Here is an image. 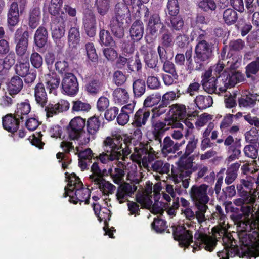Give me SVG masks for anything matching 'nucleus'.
<instances>
[{"instance_id":"1","label":"nucleus","mask_w":259,"mask_h":259,"mask_svg":"<svg viewBox=\"0 0 259 259\" xmlns=\"http://www.w3.org/2000/svg\"><path fill=\"white\" fill-rule=\"evenodd\" d=\"M132 140L131 136L126 135L122 137L118 136L106 138L104 141V152L99 155L98 159L104 164L120 159L125 161L133 148L134 152L131 155V159L140 166L147 168L148 163L150 161V155L147 150L135 147L132 144Z\"/></svg>"},{"instance_id":"2","label":"nucleus","mask_w":259,"mask_h":259,"mask_svg":"<svg viewBox=\"0 0 259 259\" xmlns=\"http://www.w3.org/2000/svg\"><path fill=\"white\" fill-rule=\"evenodd\" d=\"M256 192L254 191L252 193L251 191L247 192L243 190L240 192L242 198L234 200V203L236 206H241V211L245 216L251 214L250 219H248L246 222V225L254 229L259 228V206H253L258 196V194H255Z\"/></svg>"},{"instance_id":"3","label":"nucleus","mask_w":259,"mask_h":259,"mask_svg":"<svg viewBox=\"0 0 259 259\" xmlns=\"http://www.w3.org/2000/svg\"><path fill=\"white\" fill-rule=\"evenodd\" d=\"M67 186L65 188L64 197H69V201L74 204L85 202L89 204L90 190L84 188L80 179L74 174H70L68 177Z\"/></svg>"},{"instance_id":"4","label":"nucleus","mask_w":259,"mask_h":259,"mask_svg":"<svg viewBox=\"0 0 259 259\" xmlns=\"http://www.w3.org/2000/svg\"><path fill=\"white\" fill-rule=\"evenodd\" d=\"M248 217L246 216L245 221L242 222L243 225L246 226V228L245 226L243 228L252 232L246 234L245 237L241 240L244 245L243 253L245 256L255 258L259 256V228H251L249 225L247 226L246 222L248 219H250Z\"/></svg>"},{"instance_id":"5","label":"nucleus","mask_w":259,"mask_h":259,"mask_svg":"<svg viewBox=\"0 0 259 259\" xmlns=\"http://www.w3.org/2000/svg\"><path fill=\"white\" fill-rule=\"evenodd\" d=\"M248 217L246 216L245 221L242 222L243 225L246 226V228L245 226L243 228L252 232L246 234L245 237L241 240L244 245L243 253L245 256L255 258L259 256V228H251L249 225L247 226L246 222L248 219H250Z\"/></svg>"},{"instance_id":"6","label":"nucleus","mask_w":259,"mask_h":259,"mask_svg":"<svg viewBox=\"0 0 259 259\" xmlns=\"http://www.w3.org/2000/svg\"><path fill=\"white\" fill-rule=\"evenodd\" d=\"M197 44L195 47L194 61L196 63V69L199 70L202 68L203 64L211 56L212 47L205 40L198 38Z\"/></svg>"},{"instance_id":"7","label":"nucleus","mask_w":259,"mask_h":259,"mask_svg":"<svg viewBox=\"0 0 259 259\" xmlns=\"http://www.w3.org/2000/svg\"><path fill=\"white\" fill-rule=\"evenodd\" d=\"M213 194V189L206 184L193 185L190 191V197L197 204H207L210 200L209 196Z\"/></svg>"},{"instance_id":"8","label":"nucleus","mask_w":259,"mask_h":259,"mask_svg":"<svg viewBox=\"0 0 259 259\" xmlns=\"http://www.w3.org/2000/svg\"><path fill=\"white\" fill-rule=\"evenodd\" d=\"M185 162L184 164L182 160L181 165L178 168H172L171 173L175 183L182 181L184 188H187L189 185L190 175L192 173V163L189 159H186Z\"/></svg>"},{"instance_id":"9","label":"nucleus","mask_w":259,"mask_h":259,"mask_svg":"<svg viewBox=\"0 0 259 259\" xmlns=\"http://www.w3.org/2000/svg\"><path fill=\"white\" fill-rule=\"evenodd\" d=\"M171 126L172 128H182L183 124L180 122H174L173 120L165 119L164 121L154 122L152 119V133L155 140L162 146L161 139L164 133L168 130Z\"/></svg>"},{"instance_id":"10","label":"nucleus","mask_w":259,"mask_h":259,"mask_svg":"<svg viewBox=\"0 0 259 259\" xmlns=\"http://www.w3.org/2000/svg\"><path fill=\"white\" fill-rule=\"evenodd\" d=\"M195 241L192 245L193 252L199 250L201 248L208 251H212L217 245V240L214 237L203 233H197L194 235Z\"/></svg>"},{"instance_id":"11","label":"nucleus","mask_w":259,"mask_h":259,"mask_svg":"<svg viewBox=\"0 0 259 259\" xmlns=\"http://www.w3.org/2000/svg\"><path fill=\"white\" fill-rule=\"evenodd\" d=\"M67 20V14L63 12L60 14V16L55 17L53 19L51 25L52 35L56 41L64 36Z\"/></svg>"},{"instance_id":"12","label":"nucleus","mask_w":259,"mask_h":259,"mask_svg":"<svg viewBox=\"0 0 259 259\" xmlns=\"http://www.w3.org/2000/svg\"><path fill=\"white\" fill-rule=\"evenodd\" d=\"M61 87L63 92L69 96H75L78 92V83L76 76L71 73L65 74Z\"/></svg>"},{"instance_id":"13","label":"nucleus","mask_w":259,"mask_h":259,"mask_svg":"<svg viewBox=\"0 0 259 259\" xmlns=\"http://www.w3.org/2000/svg\"><path fill=\"white\" fill-rule=\"evenodd\" d=\"M62 4V0H51L49 7L50 13L54 17L60 16V14L62 12L72 17H74L76 15V11L75 8L68 5H65L63 7H61Z\"/></svg>"},{"instance_id":"14","label":"nucleus","mask_w":259,"mask_h":259,"mask_svg":"<svg viewBox=\"0 0 259 259\" xmlns=\"http://www.w3.org/2000/svg\"><path fill=\"white\" fill-rule=\"evenodd\" d=\"M227 63L225 71L227 69L231 70L226 78H225V75L223 76V78L224 79V83H226L227 89L229 85L233 87L237 83L242 81L243 80V76L240 72L234 70L235 68L238 67L237 62L234 63L229 60L227 61Z\"/></svg>"},{"instance_id":"15","label":"nucleus","mask_w":259,"mask_h":259,"mask_svg":"<svg viewBox=\"0 0 259 259\" xmlns=\"http://www.w3.org/2000/svg\"><path fill=\"white\" fill-rule=\"evenodd\" d=\"M174 239L179 242L182 247H187L193 242L192 231L186 227L179 226L174 231Z\"/></svg>"},{"instance_id":"16","label":"nucleus","mask_w":259,"mask_h":259,"mask_svg":"<svg viewBox=\"0 0 259 259\" xmlns=\"http://www.w3.org/2000/svg\"><path fill=\"white\" fill-rule=\"evenodd\" d=\"M29 33L25 31L22 33L21 28L18 29L15 33L16 53L19 56H24L27 50L28 46Z\"/></svg>"},{"instance_id":"17","label":"nucleus","mask_w":259,"mask_h":259,"mask_svg":"<svg viewBox=\"0 0 259 259\" xmlns=\"http://www.w3.org/2000/svg\"><path fill=\"white\" fill-rule=\"evenodd\" d=\"M140 51L144 55L146 65L152 69L151 70H153L156 73L159 72V69L157 66L158 60L156 53L144 45L141 47Z\"/></svg>"},{"instance_id":"18","label":"nucleus","mask_w":259,"mask_h":259,"mask_svg":"<svg viewBox=\"0 0 259 259\" xmlns=\"http://www.w3.org/2000/svg\"><path fill=\"white\" fill-rule=\"evenodd\" d=\"M224 80L223 76H219L217 79L213 76L206 82H203L202 84L208 92L220 94L227 90L226 83H224Z\"/></svg>"},{"instance_id":"19","label":"nucleus","mask_w":259,"mask_h":259,"mask_svg":"<svg viewBox=\"0 0 259 259\" xmlns=\"http://www.w3.org/2000/svg\"><path fill=\"white\" fill-rule=\"evenodd\" d=\"M136 189V186L127 183L121 184L116 191V200L120 204L128 201V198L132 197Z\"/></svg>"},{"instance_id":"20","label":"nucleus","mask_w":259,"mask_h":259,"mask_svg":"<svg viewBox=\"0 0 259 259\" xmlns=\"http://www.w3.org/2000/svg\"><path fill=\"white\" fill-rule=\"evenodd\" d=\"M61 147L66 152H69L73 150L75 154L78 153L79 159H90L93 156V153L91 149L87 148L81 151L79 147H76V150H74L72 143L69 142L63 141L61 144Z\"/></svg>"},{"instance_id":"21","label":"nucleus","mask_w":259,"mask_h":259,"mask_svg":"<svg viewBox=\"0 0 259 259\" xmlns=\"http://www.w3.org/2000/svg\"><path fill=\"white\" fill-rule=\"evenodd\" d=\"M69 125V136L71 139H75L84 127L85 120L79 116L75 117L71 120Z\"/></svg>"},{"instance_id":"22","label":"nucleus","mask_w":259,"mask_h":259,"mask_svg":"<svg viewBox=\"0 0 259 259\" xmlns=\"http://www.w3.org/2000/svg\"><path fill=\"white\" fill-rule=\"evenodd\" d=\"M83 24L87 34L90 37L95 36L96 31V20L95 15L93 12H90L85 14Z\"/></svg>"},{"instance_id":"23","label":"nucleus","mask_w":259,"mask_h":259,"mask_svg":"<svg viewBox=\"0 0 259 259\" xmlns=\"http://www.w3.org/2000/svg\"><path fill=\"white\" fill-rule=\"evenodd\" d=\"M160 28V32L163 33L165 27L161 23L159 15L154 14L151 15L148 23L147 30L151 34L154 35Z\"/></svg>"},{"instance_id":"24","label":"nucleus","mask_w":259,"mask_h":259,"mask_svg":"<svg viewBox=\"0 0 259 259\" xmlns=\"http://www.w3.org/2000/svg\"><path fill=\"white\" fill-rule=\"evenodd\" d=\"M214 215L216 217H219V225L220 226L213 227L212 229V232H213V234L215 236V237H217V234H218L219 236H222L224 235L226 231V227H225V219L226 216L223 213V211L220 206L217 205L216 206V212H215Z\"/></svg>"},{"instance_id":"25","label":"nucleus","mask_w":259,"mask_h":259,"mask_svg":"<svg viewBox=\"0 0 259 259\" xmlns=\"http://www.w3.org/2000/svg\"><path fill=\"white\" fill-rule=\"evenodd\" d=\"M238 250L235 242L229 240V243L225 245L224 249L218 252L217 255L220 259H229L230 256L232 257L237 254Z\"/></svg>"},{"instance_id":"26","label":"nucleus","mask_w":259,"mask_h":259,"mask_svg":"<svg viewBox=\"0 0 259 259\" xmlns=\"http://www.w3.org/2000/svg\"><path fill=\"white\" fill-rule=\"evenodd\" d=\"M97 216L100 222L103 221L105 224V226L103 227L105 234L108 235L110 238H114L113 232L115 230L114 229V228L109 229V227L106 225L107 221L110 220V212L109 210L106 207H103L101 211H99Z\"/></svg>"},{"instance_id":"27","label":"nucleus","mask_w":259,"mask_h":259,"mask_svg":"<svg viewBox=\"0 0 259 259\" xmlns=\"http://www.w3.org/2000/svg\"><path fill=\"white\" fill-rule=\"evenodd\" d=\"M42 81L46 84L47 88L51 93L55 91L60 83L59 77L54 73H51L44 75Z\"/></svg>"},{"instance_id":"28","label":"nucleus","mask_w":259,"mask_h":259,"mask_svg":"<svg viewBox=\"0 0 259 259\" xmlns=\"http://www.w3.org/2000/svg\"><path fill=\"white\" fill-rule=\"evenodd\" d=\"M150 111L143 109H139L135 113L132 125L135 127H141L145 125L150 116Z\"/></svg>"},{"instance_id":"29","label":"nucleus","mask_w":259,"mask_h":259,"mask_svg":"<svg viewBox=\"0 0 259 259\" xmlns=\"http://www.w3.org/2000/svg\"><path fill=\"white\" fill-rule=\"evenodd\" d=\"M34 97L37 104L44 106L47 102V95L44 85L42 82L38 83L34 89Z\"/></svg>"},{"instance_id":"30","label":"nucleus","mask_w":259,"mask_h":259,"mask_svg":"<svg viewBox=\"0 0 259 259\" xmlns=\"http://www.w3.org/2000/svg\"><path fill=\"white\" fill-rule=\"evenodd\" d=\"M125 161H118V166L119 167L111 168L108 170V173L112 178L113 182L117 184H120L122 180L124 175V171L120 168V167H124L125 166Z\"/></svg>"},{"instance_id":"31","label":"nucleus","mask_w":259,"mask_h":259,"mask_svg":"<svg viewBox=\"0 0 259 259\" xmlns=\"http://www.w3.org/2000/svg\"><path fill=\"white\" fill-rule=\"evenodd\" d=\"M20 119H17L16 115L13 117L12 115H7L3 118V126L9 132L14 133L17 131Z\"/></svg>"},{"instance_id":"32","label":"nucleus","mask_w":259,"mask_h":259,"mask_svg":"<svg viewBox=\"0 0 259 259\" xmlns=\"http://www.w3.org/2000/svg\"><path fill=\"white\" fill-rule=\"evenodd\" d=\"M20 9L17 7V4L15 3H12L8 14H7V22L9 25L15 26L17 24L19 21V16L21 14Z\"/></svg>"},{"instance_id":"33","label":"nucleus","mask_w":259,"mask_h":259,"mask_svg":"<svg viewBox=\"0 0 259 259\" xmlns=\"http://www.w3.org/2000/svg\"><path fill=\"white\" fill-rule=\"evenodd\" d=\"M92 182L95 185L94 186L98 187L104 195H109L110 194H112L115 188L114 185L104 180L103 177L98 179L97 182L93 181Z\"/></svg>"},{"instance_id":"34","label":"nucleus","mask_w":259,"mask_h":259,"mask_svg":"<svg viewBox=\"0 0 259 259\" xmlns=\"http://www.w3.org/2000/svg\"><path fill=\"white\" fill-rule=\"evenodd\" d=\"M170 112L171 118L169 120H173L174 122H179V121L183 120L186 114V108L183 105L175 104L170 106Z\"/></svg>"},{"instance_id":"35","label":"nucleus","mask_w":259,"mask_h":259,"mask_svg":"<svg viewBox=\"0 0 259 259\" xmlns=\"http://www.w3.org/2000/svg\"><path fill=\"white\" fill-rule=\"evenodd\" d=\"M144 33V26L140 21H135L132 25L130 29V36L135 41L140 40Z\"/></svg>"},{"instance_id":"36","label":"nucleus","mask_w":259,"mask_h":259,"mask_svg":"<svg viewBox=\"0 0 259 259\" xmlns=\"http://www.w3.org/2000/svg\"><path fill=\"white\" fill-rule=\"evenodd\" d=\"M185 143L183 141L181 144H174L173 141L169 137H166L163 140V146L161 149L162 152L164 154H167L168 153H174L179 149L180 146L182 145Z\"/></svg>"},{"instance_id":"37","label":"nucleus","mask_w":259,"mask_h":259,"mask_svg":"<svg viewBox=\"0 0 259 259\" xmlns=\"http://www.w3.org/2000/svg\"><path fill=\"white\" fill-rule=\"evenodd\" d=\"M69 102L65 100H60L57 103L51 105L48 108V114L53 116V114L67 111L69 108Z\"/></svg>"},{"instance_id":"38","label":"nucleus","mask_w":259,"mask_h":259,"mask_svg":"<svg viewBox=\"0 0 259 259\" xmlns=\"http://www.w3.org/2000/svg\"><path fill=\"white\" fill-rule=\"evenodd\" d=\"M23 87V82L19 76L13 77L8 84V89L10 95L18 94Z\"/></svg>"},{"instance_id":"39","label":"nucleus","mask_w":259,"mask_h":259,"mask_svg":"<svg viewBox=\"0 0 259 259\" xmlns=\"http://www.w3.org/2000/svg\"><path fill=\"white\" fill-rule=\"evenodd\" d=\"M259 95L256 93H249L245 97H243L239 100V105L240 107H252L259 102Z\"/></svg>"},{"instance_id":"40","label":"nucleus","mask_w":259,"mask_h":259,"mask_svg":"<svg viewBox=\"0 0 259 259\" xmlns=\"http://www.w3.org/2000/svg\"><path fill=\"white\" fill-rule=\"evenodd\" d=\"M114 101L118 104L125 103L129 99V95L127 91L123 88L116 89L113 92Z\"/></svg>"},{"instance_id":"41","label":"nucleus","mask_w":259,"mask_h":259,"mask_svg":"<svg viewBox=\"0 0 259 259\" xmlns=\"http://www.w3.org/2000/svg\"><path fill=\"white\" fill-rule=\"evenodd\" d=\"M122 25L123 22L119 19L113 18L111 21V30L113 35L119 38L124 36V31Z\"/></svg>"},{"instance_id":"42","label":"nucleus","mask_w":259,"mask_h":259,"mask_svg":"<svg viewBox=\"0 0 259 259\" xmlns=\"http://www.w3.org/2000/svg\"><path fill=\"white\" fill-rule=\"evenodd\" d=\"M68 43L72 47H76L80 41V35L79 27H71L68 31Z\"/></svg>"},{"instance_id":"43","label":"nucleus","mask_w":259,"mask_h":259,"mask_svg":"<svg viewBox=\"0 0 259 259\" xmlns=\"http://www.w3.org/2000/svg\"><path fill=\"white\" fill-rule=\"evenodd\" d=\"M94 7L101 16L105 15L111 7V0H95Z\"/></svg>"},{"instance_id":"44","label":"nucleus","mask_w":259,"mask_h":259,"mask_svg":"<svg viewBox=\"0 0 259 259\" xmlns=\"http://www.w3.org/2000/svg\"><path fill=\"white\" fill-rule=\"evenodd\" d=\"M195 103L199 109H204L212 105L213 100L209 95H199L196 97Z\"/></svg>"},{"instance_id":"45","label":"nucleus","mask_w":259,"mask_h":259,"mask_svg":"<svg viewBox=\"0 0 259 259\" xmlns=\"http://www.w3.org/2000/svg\"><path fill=\"white\" fill-rule=\"evenodd\" d=\"M47 30L42 27H39L36 30L34 36V41L39 48L43 47L47 41Z\"/></svg>"},{"instance_id":"46","label":"nucleus","mask_w":259,"mask_h":259,"mask_svg":"<svg viewBox=\"0 0 259 259\" xmlns=\"http://www.w3.org/2000/svg\"><path fill=\"white\" fill-rule=\"evenodd\" d=\"M30 111V106L28 102H22L18 104L15 115L17 119H20L22 121L27 118V115Z\"/></svg>"},{"instance_id":"47","label":"nucleus","mask_w":259,"mask_h":259,"mask_svg":"<svg viewBox=\"0 0 259 259\" xmlns=\"http://www.w3.org/2000/svg\"><path fill=\"white\" fill-rule=\"evenodd\" d=\"M166 191L167 193H162V199H163L166 202H170L171 201V197L173 198V201L177 199L176 193L181 195L182 192L180 188L176 187L174 189L173 186L171 185H167L166 186Z\"/></svg>"},{"instance_id":"48","label":"nucleus","mask_w":259,"mask_h":259,"mask_svg":"<svg viewBox=\"0 0 259 259\" xmlns=\"http://www.w3.org/2000/svg\"><path fill=\"white\" fill-rule=\"evenodd\" d=\"M40 17V9L34 7L31 9L29 12V25L32 28H35L38 25Z\"/></svg>"},{"instance_id":"49","label":"nucleus","mask_w":259,"mask_h":259,"mask_svg":"<svg viewBox=\"0 0 259 259\" xmlns=\"http://www.w3.org/2000/svg\"><path fill=\"white\" fill-rule=\"evenodd\" d=\"M254 179L252 178L251 177H246L245 179H241L240 180V184L237 185V190L241 192V190L243 189V186L247 189L249 190V192L250 191H252V193L254 191H257L255 193L256 194H259V187L258 185L257 186L256 189H252V188L253 187V185L254 182Z\"/></svg>"},{"instance_id":"50","label":"nucleus","mask_w":259,"mask_h":259,"mask_svg":"<svg viewBox=\"0 0 259 259\" xmlns=\"http://www.w3.org/2000/svg\"><path fill=\"white\" fill-rule=\"evenodd\" d=\"M240 165L238 163H234L228 168L225 182L227 184L232 183L237 177V172Z\"/></svg>"},{"instance_id":"51","label":"nucleus","mask_w":259,"mask_h":259,"mask_svg":"<svg viewBox=\"0 0 259 259\" xmlns=\"http://www.w3.org/2000/svg\"><path fill=\"white\" fill-rule=\"evenodd\" d=\"M126 5L125 3H118L116 5V18L113 19H117L122 21L126 16L128 15L129 10Z\"/></svg>"},{"instance_id":"52","label":"nucleus","mask_w":259,"mask_h":259,"mask_svg":"<svg viewBox=\"0 0 259 259\" xmlns=\"http://www.w3.org/2000/svg\"><path fill=\"white\" fill-rule=\"evenodd\" d=\"M91 108V106L88 103L83 102L80 100H76L72 102V110L73 112H88Z\"/></svg>"},{"instance_id":"53","label":"nucleus","mask_w":259,"mask_h":259,"mask_svg":"<svg viewBox=\"0 0 259 259\" xmlns=\"http://www.w3.org/2000/svg\"><path fill=\"white\" fill-rule=\"evenodd\" d=\"M223 19L228 25L234 24L237 19L236 11L232 9H227L224 12Z\"/></svg>"},{"instance_id":"54","label":"nucleus","mask_w":259,"mask_h":259,"mask_svg":"<svg viewBox=\"0 0 259 259\" xmlns=\"http://www.w3.org/2000/svg\"><path fill=\"white\" fill-rule=\"evenodd\" d=\"M100 122L98 118L93 117L89 119L87 122L88 132L91 135H93L98 131Z\"/></svg>"},{"instance_id":"55","label":"nucleus","mask_w":259,"mask_h":259,"mask_svg":"<svg viewBox=\"0 0 259 259\" xmlns=\"http://www.w3.org/2000/svg\"><path fill=\"white\" fill-rule=\"evenodd\" d=\"M154 171L160 174H167L169 171L170 164L167 163H164L161 160L155 161L152 165Z\"/></svg>"},{"instance_id":"56","label":"nucleus","mask_w":259,"mask_h":259,"mask_svg":"<svg viewBox=\"0 0 259 259\" xmlns=\"http://www.w3.org/2000/svg\"><path fill=\"white\" fill-rule=\"evenodd\" d=\"M245 139L248 142L259 147V135L256 128H253L245 134Z\"/></svg>"},{"instance_id":"57","label":"nucleus","mask_w":259,"mask_h":259,"mask_svg":"<svg viewBox=\"0 0 259 259\" xmlns=\"http://www.w3.org/2000/svg\"><path fill=\"white\" fill-rule=\"evenodd\" d=\"M157 73L153 70H149L148 72L149 76L147 78V83L148 87L151 89H157L160 85V81L156 76Z\"/></svg>"},{"instance_id":"58","label":"nucleus","mask_w":259,"mask_h":259,"mask_svg":"<svg viewBox=\"0 0 259 259\" xmlns=\"http://www.w3.org/2000/svg\"><path fill=\"white\" fill-rule=\"evenodd\" d=\"M160 199H157V200H155V203L152 205L151 211L154 214H162L164 211V208L166 209L168 206H166V203L168 202H164L165 201L162 197L161 198V201H159Z\"/></svg>"},{"instance_id":"59","label":"nucleus","mask_w":259,"mask_h":259,"mask_svg":"<svg viewBox=\"0 0 259 259\" xmlns=\"http://www.w3.org/2000/svg\"><path fill=\"white\" fill-rule=\"evenodd\" d=\"M196 206L198 210L195 215L199 223L201 224L206 220L205 213L208 209V206L206 204H197Z\"/></svg>"},{"instance_id":"60","label":"nucleus","mask_w":259,"mask_h":259,"mask_svg":"<svg viewBox=\"0 0 259 259\" xmlns=\"http://www.w3.org/2000/svg\"><path fill=\"white\" fill-rule=\"evenodd\" d=\"M86 53L88 59L94 63H96L98 60V56L94 45L93 43H88L85 45Z\"/></svg>"},{"instance_id":"61","label":"nucleus","mask_w":259,"mask_h":259,"mask_svg":"<svg viewBox=\"0 0 259 259\" xmlns=\"http://www.w3.org/2000/svg\"><path fill=\"white\" fill-rule=\"evenodd\" d=\"M133 92L137 97L142 96L145 91V84L144 80L137 79L133 84Z\"/></svg>"},{"instance_id":"62","label":"nucleus","mask_w":259,"mask_h":259,"mask_svg":"<svg viewBox=\"0 0 259 259\" xmlns=\"http://www.w3.org/2000/svg\"><path fill=\"white\" fill-rule=\"evenodd\" d=\"M259 70V57H257L255 61H252L246 67V74L247 77H251L253 74H255Z\"/></svg>"},{"instance_id":"63","label":"nucleus","mask_w":259,"mask_h":259,"mask_svg":"<svg viewBox=\"0 0 259 259\" xmlns=\"http://www.w3.org/2000/svg\"><path fill=\"white\" fill-rule=\"evenodd\" d=\"M198 5L202 10L206 12L214 11L217 8L216 4L213 0H202Z\"/></svg>"},{"instance_id":"64","label":"nucleus","mask_w":259,"mask_h":259,"mask_svg":"<svg viewBox=\"0 0 259 259\" xmlns=\"http://www.w3.org/2000/svg\"><path fill=\"white\" fill-rule=\"evenodd\" d=\"M141 67L142 63L137 54L134 57L128 59V68L131 71H138Z\"/></svg>"}]
</instances>
